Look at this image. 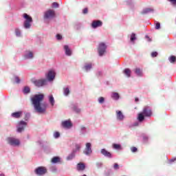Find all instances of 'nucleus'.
I'll return each instance as SVG.
<instances>
[{
  "mask_svg": "<svg viewBox=\"0 0 176 176\" xmlns=\"http://www.w3.org/2000/svg\"><path fill=\"white\" fill-rule=\"evenodd\" d=\"M45 96L43 94H36L31 98L32 104L34 106V110L38 113H45L47 104L43 103Z\"/></svg>",
  "mask_w": 176,
  "mask_h": 176,
  "instance_id": "nucleus-1",
  "label": "nucleus"
},
{
  "mask_svg": "<svg viewBox=\"0 0 176 176\" xmlns=\"http://www.w3.org/2000/svg\"><path fill=\"white\" fill-rule=\"evenodd\" d=\"M145 116L146 118L152 116V110L148 106L144 107L142 111L138 114V120H139V122L144 121Z\"/></svg>",
  "mask_w": 176,
  "mask_h": 176,
  "instance_id": "nucleus-2",
  "label": "nucleus"
},
{
  "mask_svg": "<svg viewBox=\"0 0 176 176\" xmlns=\"http://www.w3.org/2000/svg\"><path fill=\"white\" fill-rule=\"evenodd\" d=\"M23 17L25 19L23 23L24 28H31V23H32V18L27 14H24Z\"/></svg>",
  "mask_w": 176,
  "mask_h": 176,
  "instance_id": "nucleus-3",
  "label": "nucleus"
},
{
  "mask_svg": "<svg viewBox=\"0 0 176 176\" xmlns=\"http://www.w3.org/2000/svg\"><path fill=\"white\" fill-rule=\"evenodd\" d=\"M54 17H56V11L54 10H47L44 13V19L45 20H50L54 19Z\"/></svg>",
  "mask_w": 176,
  "mask_h": 176,
  "instance_id": "nucleus-4",
  "label": "nucleus"
},
{
  "mask_svg": "<svg viewBox=\"0 0 176 176\" xmlns=\"http://www.w3.org/2000/svg\"><path fill=\"white\" fill-rule=\"evenodd\" d=\"M34 173L36 174V175H45V174L47 173V169H46V168L44 166H38L35 169Z\"/></svg>",
  "mask_w": 176,
  "mask_h": 176,
  "instance_id": "nucleus-5",
  "label": "nucleus"
},
{
  "mask_svg": "<svg viewBox=\"0 0 176 176\" xmlns=\"http://www.w3.org/2000/svg\"><path fill=\"white\" fill-rule=\"evenodd\" d=\"M7 141L8 143L12 146H19V145H20V140L14 138H8Z\"/></svg>",
  "mask_w": 176,
  "mask_h": 176,
  "instance_id": "nucleus-6",
  "label": "nucleus"
},
{
  "mask_svg": "<svg viewBox=\"0 0 176 176\" xmlns=\"http://www.w3.org/2000/svg\"><path fill=\"white\" fill-rule=\"evenodd\" d=\"M107 50V45L104 43H100L98 47V52L99 53V56H104V54L105 53Z\"/></svg>",
  "mask_w": 176,
  "mask_h": 176,
  "instance_id": "nucleus-7",
  "label": "nucleus"
},
{
  "mask_svg": "<svg viewBox=\"0 0 176 176\" xmlns=\"http://www.w3.org/2000/svg\"><path fill=\"white\" fill-rule=\"evenodd\" d=\"M46 82H47L46 79H41V80H34L33 83L37 87H41L42 86H45V85H46Z\"/></svg>",
  "mask_w": 176,
  "mask_h": 176,
  "instance_id": "nucleus-8",
  "label": "nucleus"
},
{
  "mask_svg": "<svg viewBox=\"0 0 176 176\" xmlns=\"http://www.w3.org/2000/svg\"><path fill=\"white\" fill-rule=\"evenodd\" d=\"M84 153L88 156L89 155H91V153H93V151L91 150V143L88 142L85 144Z\"/></svg>",
  "mask_w": 176,
  "mask_h": 176,
  "instance_id": "nucleus-9",
  "label": "nucleus"
},
{
  "mask_svg": "<svg viewBox=\"0 0 176 176\" xmlns=\"http://www.w3.org/2000/svg\"><path fill=\"white\" fill-rule=\"evenodd\" d=\"M46 78L50 82L54 80V78H56V72H54V70H50L46 76Z\"/></svg>",
  "mask_w": 176,
  "mask_h": 176,
  "instance_id": "nucleus-10",
  "label": "nucleus"
},
{
  "mask_svg": "<svg viewBox=\"0 0 176 176\" xmlns=\"http://www.w3.org/2000/svg\"><path fill=\"white\" fill-rule=\"evenodd\" d=\"M19 127L17 128L18 133H21L22 131H24V129L25 127H27V122L24 121H20L19 122Z\"/></svg>",
  "mask_w": 176,
  "mask_h": 176,
  "instance_id": "nucleus-11",
  "label": "nucleus"
},
{
  "mask_svg": "<svg viewBox=\"0 0 176 176\" xmlns=\"http://www.w3.org/2000/svg\"><path fill=\"white\" fill-rule=\"evenodd\" d=\"M62 126L65 129H71V126H72V122H71V120H65L62 122Z\"/></svg>",
  "mask_w": 176,
  "mask_h": 176,
  "instance_id": "nucleus-12",
  "label": "nucleus"
},
{
  "mask_svg": "<svg viewBox=\"0 0 176 176\" xmlns=\"http://www.w3.org/2000/svg\"><path fill=\"white\" fill-rule=\"evenodd\" d=\"M100 153L105 156L106 157H109V159L112 158V153L111 152L107 151L106 149L103 148L100 151Z\"/></svg>",
  "mask_w": 176,
  "mask_h": 176,
  "instance_id": "nucleus-13",
  "label": "nucleus"
},
{
  "mask_svg": "<svg viewBox=\"0 0 176 176\" xmlns=\"http://www.w3.org/2000/svg\"><path fill=\"white\" fill-rule=\"evenodd\" d=\"M102 25V21H94L91 23L92 28H98V27H101Z\"/></svg>",
  "mask_w": 176,
  "mask_h": 176,
  "instance_id": "nucleus-14",
  "label": "nucleus"
},
{
  "mask_svg": "<svg viewBox=\"0 0 176 176\" xmlns=\"http://www.w3.org/2000/svg\"><path fill=\"white\" fill-rule=\"evenodd\" d=\"M11 116L15 119H19L23 116V111L14 112L11 114Z\"/></svg>",
  "mask_w": 176,
  "mask_h": 176,
  "instance_id": "nucleus-15",
  "label": "nucleus"
},
{
  "mask_svg": "<svg viewBox=\"0 0 176 176\" xmlns=\"http://www.w3.org/2000/svg\"><path fill=\"white\" fill-rule=\"evenodd\" d=\"M86 168V166L85 164L80 162L77 164V170L78 171H83Z\"/></svg>",
  "mask_w": 176,
  "mask_h": 176,
  "instance_id": "nucleus-16",
  "label": "nucleus"
},
{
  "mask_svg": "<svg viewBox=\"0 0 176 176\" xmlns=\"http://www.w3.org/2000/svg\"><path fill=\"white\" fill-rule=\"evenodd\" d=\"M64 50H65L66 56H71V54H72V51L71 50V49H69V47L68 45H65Z\"/></svg>",
  "mask_w": 176,
  "mask_h": 176,
  "instance_id": "nucleus-17",
  "label": "nucleus"
},
{
  "mask_svg": "<svg viewBox=\"0 0 176 176\" xmlns=\"http://www.w3.org/2000/svg\"><path fill=\"white\" fill-rule=\"evenodd\" d=\"M116 113L118 120H123V119H124V116H123V113H122V111H117Z\"/></svg>",
  "mask_w": 176,
  "mask_h": 176,
  "instance_id": "nucleus-18",
  "label": "nucleus"
},
{
  "mask_svg": "<svg viewBox=\"0 0 176 176\" xmlns=\"http://www.w3.org/2000/svg\"><path fill=\"white\" fill-rule=\"evenodd\" d=\"M124 74L126 75L128 78H130L131 76V70L130 69H125L124 70Z\"/></svg>",
  "mask_w": 176,
  "mask_h": 176,
  "instance_id": "nucleus-19",
  "label": "nucleus"
},
{
  "mask_svg": "<svg viewBox=\"0 0 176 176\" xmlns=\"http://www.w3.org/2000/svg\"><path fill=\"white\" fill-rule=\"evenodd\" d=\"M52 163H53L54 164H56V163H60V157H54L52 159Z\"/></svg>",
  "mask_w": 176,
  "mask_h": 176,
  "instance_id": "nucleus-20",
  "label": "nucleus"
},
{
  "mask_svg": "<svg viewBox=\"0 0 176 176\" xmlns=\"http://www.w3.org/2000/svg\"><path fill=\"white\" fill-rule=\"evenodd\" d=\"M135 73L136 75H138V76H142V71H141V69L140 68H136L135 69Z\"/></svg>",
  "mask_w": 176,
  "mask_h": 176,
  "instance_id": "nucleus-21",
  "label": "nucleus"
},
{
  "mask_svg": "<svg viewBox=\"0 0 176 176\" xmlns=\"http://www.w3.org/2000/svg\"><path fill=\"white\" fill-rule=\"evenodd\" d=\"M75 153H76V151H73V153L70 154L69 156H67V160H72L75 157Z\"/></svg>",
  "mask_w": 176,
  "mask_h": 176,
  "instance_id": "nucleus-22",
  "label": "nucleus"
},
{
  "mask_svg": "<svg viewBox=\"0 0 176 176\" xmlns=\"http://www.w3.org/2000/svg\"><path fill=\"white\" fill-rule=\"evenodd\" d=\"M85 71H90V69H91L92 68V65L91 63H88V64H86L84 67Z\"/></svg>",
  "mask_w": 176,
  "mask_h": 176,
  "instance_id": "nucleus-23",
  "label": "nucleus"
},
{
  "mask_svg": "<svg viewBox=\"0 0 176 176\" xmlns=\"http://www.w3.org/2000/svg\"><path fill=\"white\" fill-rule=\"evenodd\" d=\"M111 97L113 98V100H119V94L113 92L111 95Z\"/></svg>",
  "mask_w": 176,
  "mask_h": 176,
  "instance_id": "nucleus-24",
  "label": "nucleus"
},
{
  "mask_svg": "<svg viewBox=\"0 0 176 176\" xmlns=\"http://www.w3.org/2000/svg\"><path fill=\"white\" fill-rule=\"evenodd\" d=\"M49 101L51 105L53 107L54 105V98L53 97V95L50 96Z\"/></svg>",
  "mask_w": 176,
  "mask_h": 176,
  "instance_id": "nucleus-25",
  "label": "nucleus"
},
{
  "mask_svg": "<svg viewBox=\"0 0 176 176\" xmlns=\"http://www.w3.org/2000/svg\"><path fill=\"white\" fill-rule=\"evenodd\" d=\"M34 58V54H32V52H29L28 54H26L25 56V58Z\"/></svg>",
  "mask_w": 176,
  "mask_h": 176,
  "instance_id": "nucleus-26",
  "label": "nucleus"
},
{
  "mask_svg": "<svg viewBox=\"0 0 176 176\" xmlns=\"http://www.w3.org/2000/svg\"><path fill=\"white\" fill-rule=\"evenodd\" d=\"M70 93L69 88H63V94L65 96H68Z\"/></svg>",
  "mask_w": 176,
  "mask_h": 176,
  "instance_id": "nucleus-27",
  "label": "nucleus"
},
{
  "mask_svg": "<svg viewBox=\"0 0 176 176\" xmlns=\"http://www.w3.org/2000/svg\"><path fill=\"white\" fill-rule=\"evenodd\" d=\"M30 91H31V89H30L29 87H25L23 89V93L24 94H28V93H30Z\"/></svg>",
  "mask_w": 176,
  "mask_h": 176,
  "instance_id": "nucleus-28",
  "label": "nucleus"
},
{
  "mask_svg": "<svg viewBox=\"0 0 176 176\" xmlns=\"http://www.w3.org/2000/svg\"><path fill=\"white\" fill-rule=\"evenodd\" d=\"M113 148L114 149L120 150V149H122V146H120V144H113Z\"/></svg>",
  "mask_w": 176,
  "mask_h": 176,
  "instance_id": "nucleus-29",
  "label": "nucleus"
},
{
  "mask_svg": "<svg viewBox=\"0 0 176 176\" xmlns=\"http://www.w3.org/2000/svg\"><path fill=\"white\" fill-rule=\"evenodd\" d=\"M149 12H153V10L151 8H146L145 10H143L142 14H146V13H149Z\"/></svg>",
  "mask_w": 176,
  "mask_h": 176,
  "instance_id": "nucleus-30",
  "label": "nucleus"
},
{
  "mask_svg": "<svg viewBox=\"0 0 176 176\" xmlns=\"http://www.w3.org/2000/svg\"><path fill=\"white\" fill-rule=\"evenodd\" d=\"M135 39H137V37L135 36V34L132 33L131 35V41L134 42V41H135Z\"/></svg>",
  "mask_w": 176,
  "mask_h": 176,
  "instance_id": "nucleus-31",
  "label": "nucleus"
},
{
  "mask_svg": "<svg viewBox=\"0 0 176 176\" xmlns=\"http://www.w3.org/2000/svg\"><path fill=\"white\" fill-rule=\"evenodd\" d=\"M170 63H174L176 60V57L175 56H171L169 58H168Z\"/></svg>",
  "mask_w": 176,
  "mask_h": 176,
  "instance_id": "nucleus-32",
  "label": "nucleus"
},
{
  "mask_svg": "<svg viewBox=\"0 0 176 176\" xmlns=\"http://www.w3.org/2000/svg\"><path fill=\"white\" fill-rule=\"evenodd\" d=\"M105 101V99L104 98V97H100L98 98V102L100 104H104V102Z\"/></svg>",
  "mask_w": 176,
  "mask_h": 176,
  "instance_id": "nucleus-33",
  "label": "nucleus"
},
{
  "mask_svg": "<svg viewBox=\"0 0 176 176\" xmlns=\"http://www.w3.org/2000/svg\"><path fill=\"white\" fill-rule=\"evenodd\" d=\"M73 111H74V112H76L77 113H79V112H80V109H78L76 106L73 107Z\"/></svg>",
  "mask_w": 176,
  "mask_h": 176,
  "instance_id": "nucleus-34",
  "label": "nucleus"
},
{
  "mask_svg": "<svg viewBox=\"0 0 176 176\" xmlns=\"http://www.w3.org/2000/svg\"><path fill=\"white\" fill-rule=\"evenodd\" d=\"M15 34L16 36H20V35H21V33L20 32V30L19 29H15Z\"/></svg>",
  "mask_w": 176,
  "mask_h": 176,
  "instance_id": "nucleus-35",
  "label": "nucleus"
},
{
  "mask_svg": "<svg viewBox=\"0 0 176 176\" xmlns=\"http://www.w3.org/2000/svg\"><path fill=\"white\" fill-rule=\"evenodd\" d=\"M155 30H160V23L157 22L155 23Z\"/></svg>",
  "mask_w": 176,
  "mask_h": 176,
  "instance_id": "nucleus-36",
  "label": "nucleus"
},
{
  "mask_svg": "<svg viewBox=\"0 0 176 176\" xmlns=\"http://www.w3.org/2000/svg\"><path fill=\"white\" fill-rule=\"evenodd\" d=\"M114 170H119V164L118 163H115L113 165Z\"/></svg>",
  "mask_w": 176,
  "mask_h": 176,
  "instance_id": "nucleus-37",
  "label": "nucleus"
},
{
  "mask_svg": "<svg viewBox=\"0 0 176 176\" xmlns=\"http://www.w3.org/2000/svg\"><path fill=\"white\" fill-rule=\"evenodd\" d=\"M54 136L55 138H58V137H60V133L59 132H55L54 133Z\"/></svg>",
  "mask_w": 176,
  "mask_h": 176,
  "instance_id": "nucleus-38",
  "label": "nucleus"
},
{
  "mask_svg": "<svg viewBox=\"0 0 176 176\" xmlns=\"http://www.w3.org/2000/svg\"><path fill=\"white\" fill-rule=\"evenodd\" d=\"M151 57H157V52H153L151 53Z\"/></svg>",
  "mask_w": 176,
  "mask_h": 176,
  "instance_id": "nucleus-39",
  "label": "nucleus"
},
{
  "mask_svg": "<svg viewBox=\"0 0 176 176\" xmlns=\"http://www.w3.org/2000/svg\"><path fill=\"white\" fill-rule=\"evenodd\" d=\"M76 151H80V144H76L75 151L76 152Z\"/></svg>",
  "mask_w": 176,
  "mask_h": 176,
  "instance_id": "nucleus-40",
  "label": "nucleus"
},
{
  "mask_svg": "<svg viewBox=\"0 0 176 176\" xmlns=\"http://www.w3.org/2000/svg\"><path fill=\"white\" fill-rule=\"evenodd\" d=\"M56 38L58 39V41H60V39H63V36L60 34H57Z\"/></svg>",
  "mask_w": 176,
  "mask_h": 176,
  "instance_id": "nucleus-41",
  "label": "nucleus"
},
{
  "mask_svg": "<svg viewBox=\"0 0 176 176\" xmlns=\"http://www.w3.org/2000/svg\"><path fill=\"white\" fill-rule=\"evenodd\" d=\"M52 7H54V8H58V3H57V2H54V3H52Z\"/></svg>",
  "mask_w": 176,
  "mask_h": 176,
  "instance_id": "nucleus-42",
  "label": "nucleus"
},
{
  "mask_svg": "<svg viewBox=\"0 0 176 176\" xmlns=\"http://www.w3.org/2000/svg\"><path fill=\"white\" fill-rule=\"evenodd\" d=\"M89 12V10L87 8H85L83 10H82V13L83 14H87V12Z\"/></svg>",
  "mask_w": 176,
  "mask_h": 176,
  "instance_id": "nucleus-43",
  "label": "nucleus"
},
{
  "mask_svg": "<svg viewBox=\"0 0 176 176\" xmlns=\"http://www.w3.org/2000/svg\"><path fill=\"white\" fill-rule=\"evenodd\" d=\"M131 152H133V153L137 152L138 148L136 147H131Z\"/></svg>",
  "mask_w": 176,
  "mask_h": 176,
  "instance_id": "nucleus-44",
  "label": "nucleus"
},
{
  "mask_svg": "<svg viewBox=\"0 0 176 176\" xmlns=\"http://www.w3.org/2000/svg\"><path fill=\"white\" fill-rule=\"evenodd\" d=\"M14 79H15L16 83H20V78H19V77L15 76Z\"/></svg>",
  "mask_w": 176,
  "mask_h": 176,
  "instance_id": "nucleus-45",
  "label": "nucleus"
},
{
  "mask_svg": "<svg viewBox=\"0 0 176 176\" xmlns=\"http://www.w3.org/2000/svg\"><path fill=\"white\" fill-rule=\"evenodd\" d=\"M168 1L172 3V5L176 6V0H168Z\"/></svg>",
  "mask_w": 176,
  "mask_h": 176,
  "instance_id": "nucleus-46",
  "label": "nucleus"
},
{
  "mask_svg": "<svg viewBox=\"0 0 176 176\" xmlns=\"http://www.w3.org/2000/svg\"><path fill=\"white\" fill-rule=\"evenodd\" d=\"M135 102H138V101H140V99H138V98H135Z\"/></svg>",
  "mask_w": 176,
  "mask_h": 176,
  "instance_id": "nucleus-47",
  "label": "nucleus"
},
{
  "mask_svg": "<svg viewBox=\"0 0 176 176\" xmlns=\"http://www.w3.org/2000/svg\"><path fill=\"white\" fill-rule=\"evenodd\" d=\"M146 38H147L148 39V41H151V38H149V36H146Z\"/></svg>",
  "mask_w": 176,
  "mask_h": 176,
  "instance_id": "nucleus-48",
  "label": "nucleus"
},
{
  "mask_svg": "<svg viewBox=\"0 0 176 176\" xmlns=\"http://www.w3.org/2000/svg\"><path fill=\"white\" fill-rule=\"evenodd\" d=\"M0 176H5V175H3V174H1V175H0Z\"/></svg>",
  "mask_w": 176,
  "mask_h": 176,
  "instance_id": "nucleus-49",
  "label": "nucleus"
},
{
  "mask_svg": "<svg viewBox=\"0 0 176 176\" xmlns=\"http://www.w3.org/2000/svg\"><path fill=\"white\" fill-rule=\"evenodd\" d=\"M135 126H138V123L135 124Z\"/></svg>",
  "mask_w": 176,
  "mask_h": 176,
  "instance_id": "nucleus-50",
  "label": "nucleus"
}]
</instances>
